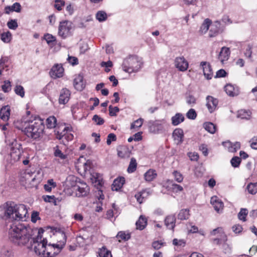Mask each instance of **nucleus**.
<instances>
[{
    "instance_id": "nucleus-15",
    "label": "nucleus",
    "mask_w": 257,
    "mask_h": 257,
    "mask_svg": "<svg viewBox=\"0 0 257 257\" xmlns=\"http://www.w3.org/2000/svg\"><path fill=\"white\" fill-rule=\"evenodd\" d=\"M200 65L202 67L203 74L205 78L211 79L213 76V71L211 65L206 62H201Z\"/></svg>"
},
{
    "instance_id": "nucleus-57",
    "label": "nucleus",
    "mask_w": 257,
    "mask_h": 257,
    "mask_svg": "<svg viewBox=\"0 0 257 257\" xmlns=\"http://www.w3.org/2000/svg\"><path fill=\"white\" fill-rule=\"evenodd\" d=\"M92 120L95 122L97 125H102L104 123V119L97 114H95L92 118Z\"/></svg>"
},
{
    "instance_id": "nucleus-10",
    "label": "nucleus",
    "mask_w": 257,
    "mask_h": 257,
    "mask_svg": "<svg viewBox=\"0 0 257 257\" xmlns=\"http://www.w3.org/2000/svg\"><path fill=\"white\" fill-rule=\"evenodd\" d=\"M76 196L78 197H84L87 195L89 191L88 185L83 182H80V185L74 186Z\"/></svg>"
},
{
    "instance_id": "nucleus-45",
    "label": "nucleus",
    "mask_w": 257,
    "mask_h": 257,
    "mask_svg": "<svg viewBox=\"0 0 257 257\" xmlns=\"http://www.w3.org/2000/svg\"><path fill=\"white\" fill-rule=\"evenodd\" d=\"M99 257H112L111 252L105 247H102L99 251Z\"/></svg>"
},
{
    "instance_id": "nucleus-60",
    "label": "nucleus",
    "mask_w": 257,
    "mask_h": 257,
    "mask_svg": "<svg viewBox=\"0 0 257 257\" xmlns=\"http://www.w3.org/2000/svg\"><path fill=\"white\" fill-rule=\"evenodd\" d=\"M54 7L59 11L62 10V7L64 6L65 2L63 0H55Z\"/></svg>"
},
{
    "instance_id": "nucleus-42",
    "label": "nucleus",
    "mask_w": 257,
    "mask_h": 257,
    "mask_svg": "<svg viewBox=\"0 0 257 257\" xmlns=\"http://www.w3.org/2000/svg\"><path fill=\"white\" fill-rule=\"evenodd\" d=\"M247 189L249 193L255 194L257 193V183H250L247 186Z\"/></svg>"
},
{
    "instance_id": "nucleus-53",
    "label": "nucleus",
    "mask_w": 257,
    "mask_h": 257,
    "mask_svg": "<svg viewBox=\"0 0 257 257\" xmlns=\"http://www.w3.org/2000/svg\"><path fill=\"white\" fill-rule=\"evenodd\" d=\"M143 121L144 119L142 118L138 119L131 124V128L133 129L136 127H140L142 125Z\"/></svg>"
},
{
    "instance_id": "nucleus-29",
    "label": "nucleus",
    "mask_w": 257,
    "mask_h": 257,
    "mask_svg": "<svg viewBox=\"0 0 257 257\" xmlns=\"http://www.w3.org/2000/svg\"><path fill=\"white\" fill-rule=\"evenodd\" d=\"M223 144H225L226 146L228 147V151L230 152H235L240 148V144L239 142H235L232 144L230 142H228L223 143Z\"/></svg>"
},
{
    "instance_id": "nucleus-55",
    "label": "nucleus",
    "mask_w": 257,
    "mask_h": 257,
    "mask_svg": "<svg viewBox=\"0 0 257 257\" xmlns=\"http://www.w3.org/2000/svg\"><path fill=\"white\" fill-rule=\"evenodd\" d=\"M165 244L164 242L162 241H155L153 242L152 246L154 249L158 250Z\"/></svg>"
},
{
    "instance_id": "nucleus-5",
    "label": "nucleus",
    "mask_w": 257,
    "mask_h": 257,
    "mask_svg": "<svg viewBox=\"0 0 257 257\" xmlns=\"http://www.w3.org/2000/svg\"><path fill=\"white\" fill-rule=\"evenodd\" d=\"M142 65V59L136 55H132L123 60L122 67L124 71L132 73L139 71Z\"/></svg>"
},
{
    "instance_id": "nucleus-11",
    "label": "nucleus",
    "mask_w": 257,
    "mask_h": 257,
    "mask_svg": "<svg viewBox=\"0 0 257 257\" xmlns=\"http://www.w3.org/2000/svg\"><path fill=\"white\" fill-rule=\"evenodd\" d=\"M64 68L61 64L55 65L51 69L50 74L52 78L56 79L63 76Z\"/></svg>"
},
{
    "instance_id": "nucleus-41",
    "label": "nucleus",
    "mask_w": 257,
    "mask_h": 257,
    "mask_svg": "<svg viewBox=\"0 0 257 257\" xmlns=\"http://www.w3.org/2000/svg\"><path fill=\"white\" fill-rule=\"evenodd\" d=\"M10 61V58L8 56H2L0 59V67L3 69L9 67L8 63Z\"/></svg>"
},
{
    "instance_id": "nucleus-36",
    "label": "nucleus",
    "mask_w": 257,
    "mask_h": 257,
    "mask_svg": "<svg viewBox=\"0 0 257 257\" xmlns=\"http://www.w3.org/2000/svg\"><path fill=\"white\" fill-rule=\"evenodd\" d=\"M57 119L54 116H49L46 119V125L48 128H52L56 126Z\"/></svg>"
},
{
    "instance_id": "nucleus-54",
    "label": "nucleus",
    "mask_w": 257,
    "mask_h": 257,
    "mask_svg": "<svg viewBox=\"0 0 257 257\" xmlns=\"http://www.w3.org/2000/svg\"><path fill=\"white\" fill-rule=\"evenodd\" d=\"M186 116L190 119H195L197 117V113L194 109L191 108L186 113Z\"/></svg>"
},
{
    "instance_id": "nucleus-47",
    "label": "nucleus",
    "mask_w": 257,
    "mask_h": 257,
    "mask_svg": "<svg viewBox=\"0 0 257 257\" xmlns=\"http://www.w3.org/2000/svg\"><path fill=\"white\" fill-rule=\"evenodd\" d=\"M248 214V210L246 208H241L238 214V218L239 220L245 221L246 216Z\"/></svg>"
},
{
    "instance_id": "nucleus-48",
    "label": "nucleus",
    "mask_w": 257,
    "mask_h": 257,
    "mask_svg": "<svg viewBox=\"0 0 257 257\" xmlns=\"http://www.w3.org/2000/svg\"><path fill=\"white\" fill-rule=\"evenodd\" d=\"M186 101L190 106H193L196 103V98L192 95H189L186 97Z\"/></svg>"
},
{
    "instance_id": "nucleus-50",
    "label": "nucleus",
    "mask_w": 257,
    "mask_h": 257,
    "mask_svg": "<svg viewBox=\"0 0 257 257\" xmlns=\"http://www.w3.org/2000/svg\"><path fill=\"white\" fill-rule=\"evenodd\" d=\"M44 38L49 45L56 41V38L55 36L48 33L44 35Z\"/></svg>"
},
{
    "instance_id": "nucleus-35",
    "label": "nucleus",
    "mask_w": 257,
    "mask_h": 257,
    "mask_svg": "<svg viewBox=\"0 0 257 257\" xmlns=\"http://www.w3.org/2000/svg\"><path fill=\"white\" fill-rule=\"evenodd\" d=\"M251 115V112L250 111L241 109L238 111L237 113V117L240 118L241 119H244L248 120L250 118Z\"/></svg>"
},
{
    "instance_id": "nucleus-58",
    "label": "nucleus",
    "mask_w": 257,
    "mask_h": 257,
    "mask_svg": "<svg viewBox=\"0 0 257 257\" xmlns=\"http://www.w3.org/2000/svg\"><path fill=\"white\" fill-rule=\"evenodd\" d=\"M253 48V46L250 44H248L246 46L245 51L244 52V55L247 58H251V54L252 53V49Z\"/></svg>"
},
{
    "instance_id": "nucleus-25",
    "label": "nucleus",
    "mask_w": 257,
    "mask_h": 257,
    "mask_svg": "<svg viewBox=\"0 0 257 257\" xmlns=\"http://www.w3.org/2000/svg\"><path fill=\"white\" fill-rule=\"evenodd\" d=\"M117 155L122 158H128L130 155V152L126 147L120 146L117 148Z\"/></svg>"
},
{
    "instance_id": "nucleus-17",
    "label": "nucleus",
    "mask_w": 257,
    "mask_h": 257,
    "mask_svg": "<svg viewBox=\"0 0 257 257\" xmlns=\"http://www.w3.org/2000/svg\"><path fill=\"white\" fill-rule=\"evenodd\" d=\"M210 203L217 212H219L223 209V203L216 196L211 198Z\"/></svg>"
},
{
    "instance_id": "nucleus-12",
    "label": "nucleus",
    "mask_w": 257,
    "mask_h": 257,
    "mask_svg": "<svg viewBox=\"0 0 257 257\" xmlns=\"http://www.w3.org/2000/svg\"><path fill=\"white\" fill-rule=\"evenodd\" d=\"M175 66L179 70L185 71L188 67V63L184 57H178L175 60Z\"/></svg>"
},
{
    "instance_id": "nucleus-2",
    "label": "nucleus",
    "mask_w": 257,
    "mask_h": 257,
    "mask_svg": "<svg viewBox=\"0 0 257 257\" xmlns=\"http://www.w3.org/2000/svg\"><path fill=\"white\" fill-rule=\"evenodd\" d=\"M43 232V229L39 230L37 237H33L32 243L35 244L34 248V251L36 254L42 257H55L64 245L66 241V236L64 233L61 234L64 241L63 245L61 246L56 244H47V240L46 238H42L41 233Z\"/></svg>"
},
{
    "instance_id": "nucleus-24",
    "label": "nucleus",
    "mask_w": 257,
    "mask_h": 257,
    "mask_svg": "<svg viewBox=\"0 0 257 257\" xmlns=\"http://www.w3.org/2000/svg\"><path fill=\"white\" fill-rule=\"evenodd\" d=\"M10 108L8 105L3 106L0 110V117L4 121H7L10 118Z\"/></svg>"
},
{
    "instance_id": "nucleus-34",
    "label": "nucleus",
    "mask_w": 257,
    "mask_h": 257,
    "mask_svg": "<svg viewBox=\"0 0 257 257\" xmlns=\"http://www.w3.org/2000/svg\"><path fill=\"white\" fill-rule=\"evenodd\" d=\"M82 79V77L80 76H79L74 80V86L75 88L78 90L81 91L84 88Z\"/></svg>"
},
{
    "instance_id": "nucleus-19",
    "label": "nucleus",
    "mask_w": 257,
    "mask_h": 257,
    "mask_svg": "<svg viewBox=\"0 0 257 257\" xmlns=\"http://www.w3.org/2000/svg\"><path fill=\"white\" fill-rule=\"evenodd\" d=\"M125 183V178L123 177H120L116 178L111 185V189L113 191H118L123 186Z\"/></svg>"
},
{
    "instance_id": "nucleus-3",
    "label": "nucleus",
    "mask_w": 257,
    "mask_h": 257,
    "mask_svg": "<svg viewBox=\"0 0 257 257\" xmlns=\"http://www.w3.org/2000/svg\"><path fill=\"white\" fill-rule=\"evenodd\" d=\"M28 214L26 206L6 202L0 206V217L6 220H26Z\"/></svg>"
},
{
    "instance_id": "nucleus-9",
    "label": "nucleus",
    "mask_w": 257,
    "mask_h": 257,
    "mask_svg": "<svg viewBox=\"0 0 257 257\" xmlns=\"http://www.w3.org/2000/svg\"><path fill=\"white\" fill-rule=\"evenodd\" d=\"M68 127L59 126L57 129L55 130V134L57 139L61 140L62 143L67 145L68 142L73 140V135L71 133H67Z\"/></svg>"
},
{
    "instance_id": "nucleus-31",
    "label": "nucleus",
    "mask_w": 257,
    "mask_h": 257,
    "mask_svg": "<svg viewBox=\"0 0 257 257\" xmlns=\"http://www.w3.org/2000/svg\"><path fill=\"white\" fill-rule=\"evenodd\" d=\"M219 25L220 23L218 21H216L213 25L211 26L209 34L210 37H213L218 34L219 30Z\"/></svg>"
},
{
    "instance_id": "nucleus-59",
    "label": "nucleus",
    "mask_w": 257,
    "mask_h": 257,
    "mask_svg": "<svg viewBox=\"0 0 257 257\" xmlns=\"http://www.w3.org/2000/svg\"><path fill=\"white\" fill-rule=\"evenodd\" d=\"M7 26L9 29L12 30H16L18 27L17 22L15 20H11L9 21Z\"/></svg>"
},
{
    "instance_id": "nucleus-38",
    "label": "nucleus",
    "mask_w": 257,
    "mask_h": 257,
    "mask_svg": "<svg viewBox=\"0 0 257 257\" xmlns=\"http://www.w3.org/2000/svg\"><path fill=\"white\" fill-rule=\"evenodd\" d=\"M116 237L118 241L120 242L121 240H128L131 238V235L129 233L126 234L125 232L120 231L117 233Z\"/></svg>"
},
{
    "instance_id": "nucleus-13",
    "label": "nucleus",
    "mask_w": 257,
    "mask_h": 257,
    "mask_svg": "<svg viewBox=\"0 0 257 257\" xmlns=\"http://www.w3.org/2000/svg\"><path fill=\"white\" fill-rule=\"evenodd\" d=\"M206 106L208 111L212 113L217 107L218 103V100L211 96H207L206 97Z\"/></svg>"
},
{
    "instance_id": "nucleus-39",
    "label": "nucleus",
    "mask_w": 257,
    "mask_h": 257,
    "mask_svg": "<svg viewBox=\"0 0 257 257\" xmlns=\"http://www.w3.org/2000/svg\"><path fill=\"white\" fill-rule=\"evenodd\" d=\"M137 163L136 160L134 158L131 159L130 164L127 168V171L128 173H131L134 172L137 169Z\"/></svg>"
},
{
    "instance_id": "nucleus-7",
    "label": "nucleus",
    "mask_w": 257,
    "mask_h": 257,
    "mask_svg": "<svg viewBox=\"0 0 257 257\" xmlns=\"http://www.w3.org/2000/svg\"><path fill=\"white\" fill-rule=\"evenodd\" d=\"M227 240L226 235H223L222 238L216 237L212 239L214 244L220 246V248L224 254L229 255L232 253V246L231 243L227 242Z\"/></svg>"
},
{
    "instance_id": "nucleus-43",
    "label": "nucleus",
    "mask_w": 257,
    "mask_h": 257,
    "mask_svg": "<svg viewBox=\"0 0 257 257\" xmlns=\"http://www.w3.org/2000/svg\"><path fill=\"white\" fill-rule=\"evenodd\" d=\"M14 91L18 95L20 96L22 98L25 96V90L24 87L20 85H17L15 88Z\"/></svg>"
},
{
    "instance_id": "nucleus-32",
    "label": "nucleus",
    "mask_w": 257,
    "mask_h": 257,
    "mask_svg": "<svg viewBox=\"0 0 257 257\" xmlns=\"http://www.w3.org/2000/svg\"><path fill=\"white\" fill-rule=\"evenodd\" d=\"M190 210L188 209H181L178 214V218L180 220H187L190 217Z\"/></svg>"
},
{
    "instance_id": "nucleus-14",
    "label": "nucleus",
    "mask_w": 257,
    "mask_h": 257,
    "mask_svg": "<svg viewBox=\"0 0 257 257\" xmlns=\"http://www.w3.org/2000/svg\"><path fill=\"white\" fill-rule=\"evenodd\" d=\"M226 93L230 96H237L239 93V88L236 85L227 84L224 87Z\"/></svg>"
},
{
    "instance_id": "nucleus-6",
    "label": "nucleus",
    "mask_w": 257,
    "mask_h": 257,
    "mask_svg": "<svg viewBox=\"0 0 257 257\" xmlns=\"http://www.w3.org/2000/svg\"><path fill=\"white\" fill-rule=\"evenodd\" d=\"M148 126L151 133L160 134L165 131V129L168 127V124L165 119H162L149 120L148 122Z\"/></svg>"
},
{
    "instance_id": "nucleus-30",
    "label": "nucleus",
    "mask_w": 257,
    "mask_h": 257,
    "mask_svg": "<svg viewBox=\"0 0 257 257\" xmlns=\"http://www.w3.org/2000/svg\"><path fill=\"white\" fill-rule=\"evenodd\" d=\"M212 23L211 21L209 19H206L201 25L199 32L201 34H205L209 29L210 26Z\"/></svg>"
},
{
    "instance_id": "nucleus-27",
    "label": "nucleus",
    "mask_w": 257,
    "mask_h": 257,
    "mask_svg": "<svg viewBox=\"0 0 257 257\" xmlns=\"http://www.w3.org/2000/svg\"><path fill=\"white\" fill-rule=\"evenodd\" d=\"M157 176V174L155 170L149 169L144 174L145 180L147 182H151L154 180Z\"/></svg>"
},
{
    "instance_id": "nucleus-33",
    "label": "nucleus",
    "mask_w": 257,
    "mask_h": 257,
    "mask_svg": "<svg viewBox=\"0 0 257 257\" xmlns=\"http://www.w3.org/2000/svg\"><path fill=\"white\" fill-rule=\"evenodd\" d=\"M203 127L206 131L211 134H214L216 130V125L210 122H206L204 123Z\"/></svg>"
},
{
    "instance_id": "nucleus-1",
    "label": "nucleus",
    "mask_w": 257,
    "mask_h": 257,
    "mask_svg": "<svg viewBox=\"0 0 257 257\" xmlns=\"http://www.w3.org/2000/svg\"><path fill=\"white\" fill-rule=\"evenodd\" d=\"M32 229L28 225L19 222H13L10 225L8 236L10 241L19 246L32 244L33 240Z\"/></svg>"
},
{
    "instance_id": "nucleus-44",
    "label": "nucleus",
    "mask_w": 257,
    "mask_h": 257,
    "mask_svg": "<svg viewBox=\"0 0 257 257\" xmlns=\"http://www.w3.org/2000/svg\"><path fill=\"white\" fill-rule=\"evenodd\" d=\"M218 233L220 234L219 238H222L223 235H226L223 228L220 227L214 229L210 232V235L213 236L216 235Z\"/></svg>"
},
{
    "instance_id": "nucleus-18",
    "label": "nucleus",
    "mask_w": 257,
    "mask_h": 257,
    "mask_svg": "<svg viewBox=\"0 0 257 257\" xmlns=\"http://www.w3.org/2000/svg\"><path fill=\"white\" fill-rule=\"evenodd\" d=\"M70 96V91L66 89L63 88L62 89L59 98V102L60 104H66L69 100Z\"/></svg>"
},
{
    "instance_id": "nucleus-16",
    "label": "nucleus",
    "mask_w": 257,
    "mask_h": 257,
    "mask_svg": "<svg viewBox=\"0 0 257 257\" xmlns=\"http://www.w3.org/2000/svg\"><path fill=\"white\" fill-rule=\"evenodd\" d=\"M151 194L149 189H146L142 190V191L137 192L135 197L136 199L137 202L141 204L144 200L148 198V197Z\"/></svg>"
},
{
    "instance_id": "nucleus-40",
    "label": "nucleus",
    "mask_w": 257,
    "mask_h": 257,
    "mask_svg": "<svg viewBox=\"0 0 257 257\" xmlns=\"http://www.w3.org/2000/svg\"><path fill=\"white\" fill-rule=\"evenodd\" d=\"M54 155L56 157H58L62 160H64L66 159L67 155L64 154L62 152V151L59 149V147L58 146L54 148Z\"/></svg>"
},
{
    "instance_id": "nucleus-23",
    "label": "nucleus",
    "mask_w": 257,
    "mask_h": 257,
    "mask_svg": "<svg viewBox=\"0 0 257 257\" xmlns=\"http://www.w3.org/2000/svg\"><path fill=\"white\" fill-rule=\"evenodd\" d=\"M230 52L228 48L223 47L218 55V59L223 63L224 61L228 59Z\"/></svg>"
},
{
    "instance_id": "nucleus-28",
    "label": "nucleus",
    "mask_w": 257,
    "mask_h": 257,
    "mask_svg": "<svg viewBox=\"0 0 257 257\" xmlns=\"http://www.w3.org/2000/svg\"><path fill=\"white\" fill-rule=\"evenodd\" d=\"M147 224V219L143 215L140 216L139 219L136 223L137 229L140 230L144 229L146 227Z\"/></svg>"
},
{
    "instance_id": "nucleus-26",
    "label": "nucleus",
    "mask_w": 257,
    "mask_h": 257,
    "mask_svg": "<svg viewBox=\"0 0 257 257\" xmlns=\"http://www.w3.org/2000/svg\"><path fill=\"white\" fill-rule=\"evenodd\" d=\"M185 119L184 115L181 113H177L171 118L172 124L176 126L184 121Z\"/></svg>"
},
{
    "instance_id": "nucleus-63",
    "label": "nucleus",
    "mask_w": 257,
    "mask_h": 257,
    "mask_svg": "<svg viewBox=\"0 0 257 257\" xmlns=\"http://www.w3.org/2000/svg\"><path fill=\"white\" fill-rule=\"evenodd\" d=\"M13 255V253L11 250L4 249L1 252L2 257H12Z\"/></svg>"
},
{
    "instance_id": "nucleus-4",
    "label": "nucleus",
    "mask_w": 257,
    "mask_h": 257,
    "mask_svg": "<svg viewBox=\"0 0 257 257\" xmlns=\"http://www.w3.org/2000/svg\"><path fill=\"white\" fill-rule=\"evenodd\" d=\"M45 125L43 120L36 118L28 123L23 131L29 138L35 141H39L43 137Z\"/></svg>"
},
{
    "instance_id": "nucleus-56",
    "label": "nucleus",
    "mask_w": 257,
    "mask_h": 257,
    "mask_svg": "<svg viewBox=\"0 0 257 257\" xmlns=\"http://www.w3.org/2000/svg\"><path fill=\"white\" fill-rule=\"evenodd\" d=\"M11 34L8 32L1 34V40L5 43H9L11 41Z\"/></svg>"
},
{
    "instance_id": "nucleus-64",
    "label": "nucleus",
    "mask_w": 257,
    "mask_h": 257,
    "mask_svg": "<svg viewBox=\"0 0 257 257\" xmlns=\"http://www.w3.org/2000/svg\"><path fill=\"white\" fill-rule=\"evenodd\" d=\"M116 140V135L113 133L109 134L107 138L106 143L108 145L111 144L112 141H115Z\"/></svg>"
},
{
    "instance_id": "nucleus-8",
    "label": "nucleus",
    "mask_w": 257,
    "mask_h": 257,
    "mask_svg": "<svg viewBox=\"0 0 257 257\" xmlns=\"http://www.w3.org/2000/svg\"><path fill=\"white\" fill-rule=\"evenodd\" d=\"M73 31V23L69 21L60 22L58 27V35L62 39H66L72 35Z\"/></svg>"
},
{
    "instance_id": "nucleus-21",
    "label": "nucleus",
    "mask_w": 257,
    "mask_h": 257,
    "mask_svg": "<svg viewBox=\"0 0 257 257\" xmlns=\"http://www.w3.org/2000/svg\"><path fill=\"white\" fill-rule=\"evenodd\" d=\"M91 180L95 186H96L97 188L102 186L103 183L101 174L94 172L91 174Z\"/></svg>"
},
{
    "instance_id": "nucleus-46",
    "label": "nucleus",
    "mask_w": 257,
    "mask_h": 257,
    "mask_svg": "<svg viewBox=\"0 0 257 257\" xmlns=\"http://www.w3.org/2000/svg\"><path fill=\"white\" fill-rule=\"evenodd\" d=\"M174 180L178 183H181L183 181L184 177L182 174L178 171H174L172 173Z\"/></svg>"
},
{
    "instance_id": "nucleus-52",
    "label": "nucleus",
    "mask_w": 257,
    "mask_h": 257,
    "mask_svg": "<svg viewBox=\"0 0 257 257\" xmlns=\"http://www.w3.org/2000/svg\"><path fill=\"white\" fill-rule=\"evenodd\" d=\"M230 163L232 167H238L241 163V159L238 157H233L231 159Z\"/></svg>"
},
{
    "instance_id": "nucleus-49",
    "label": "nucleus",
    "mask_w": 257,
    "mask_h": 257,
    "mask_svg": "<svg viewBox=\"0 0 257 257\" xmlns=\"http://www.w3.org/2000/svg\"><path fill=\"white\" fill-rule=\"evenodd\" d=\"M11 83L9 80H5L4 84L2 85V90L5 92H9L11 90Z\"/></svg>"
},
{
    "instance_id": "nucleus-22",
    "label": "nucleus",
    "mask_w": 257,
    "mask_h": 257,
    "mask_svg": "<svg viewBox=\"0 0 257 257\" xmlns=\"http://www.w3.org/2000/svg\"><path fill=\"white\" fill-rule=\"evenodd\" d=\"M173 137L177 144L182 143L184 137L183 131L181 128H176L173 133Z\"/></svg>"
},
{
    "instance_id": "nucleus-61",
    "label": "nucleus",
    "mask_w": 257,
    "mask_h": 257,
    "mask_svg": "<svg viewBox=\"0 0 257 257\" xmlns=\"http://www.w3.org/2000/svg\"><path fill=\"white\" fill-rule=\"evenodd\" d=\"M119 110V108L117 106L112 107L111 105L109 106V114L111 116H116Z\"/></svg>"
},
{
    "instance_id": "nucleus-20",
    "label": "nucleus",
    "mask_w": 257,
    "mask_h": 257,
    "mask_svg": "<svg viewBox=\"0 0 257 257\" xmlns=\"http://www.w3.org/2000/svg\"><path fill=\"white\" fill-rule=\"evenodd\" d=\"M176 220L175 215H168L165 219V224L168 229L173 230L175 227Z\"/></svg>"
},
{
    "instance_id": "nucleus-37",
    "label": "nucleus",
    "mask_w": 257,
    "mask_h": 257,
    "mask_svg": "<svg viewBox=\"0 0 257 257\" xmlns=\"http://www.w3.org/2000/svg\"><path fill=\"white\" fill-rule=\"evenodd\" d=\"M96 19L99 22H102L106 20L107 15L106 13L103 11H99L97 12L95 15Z\"/></svg>"
},
{
    "instance_id": "nucleus-51",
    "label": "nucleus",
    "mask_w": 257,
    "mask_h": 257,
    "mask_svg": "<svg viewBox=\"0 0 257 257\" xmlns=\"http://www.w3.org/2000/svg\"><path fill=\"white\" fill-rule=\"evenodd\" d=\"M7 9H9L11 11H15L16 12H20L21 9V6L18 3H14L11 7H7L5 10H7Z\"/></svg>"
},
{
    "instance_id": "nucleus-62",
    "label": "nucleus",
    "mask_w": 257,
    "mask_h": 257,
    "mask_svg": "<svg viewBox=\"0 0 257 257\" xmlns=\"http://www.w3.org/2000/svg\"><path fill=\"white\" fill-rule=\"evenodd\" d=\"M173 244L175 246H184L186 244V242L184 239H178L174 238L173 240Z\"/></svg>"
}]
</instances>
